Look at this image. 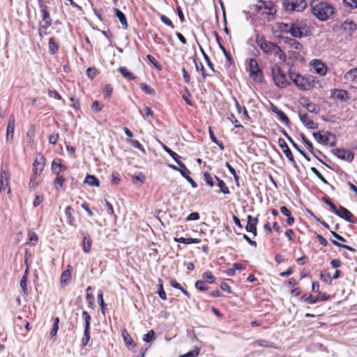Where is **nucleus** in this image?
<instances>
[{"label":"nucleus","mask_w":357,"mask_h":357,"mask_svg":"<svg viewBox=\"0 0 357 357\" xmlns=\"http://www.w3.org/2000/svg\"><path fill=\"white\" fill-rule=\"evenodd\" d=\"M118 71L122 75V76L126 79L130 81L134 80L136 76L133 73L130 72L128 69L125 66H121L118 68Z\"/></svg>","instance_id":"obj_33"},{"label":"nucleus","mask_w":357,"mask_h":357,"mask_svg":"<svg viewBox=\"0 0 357 357\" xmlns=\"http://www.w3.org/2000/svg\"><path fill=\"white\" fill-rule=\"evenodd\" d=\"M159 17L160 20L167 26H169L171 29H174V25L171 21V20L167 17L165 15L159 14Z\"/></svg>","instance_id":"obj_59"},{"label":"nucleus","mask_w":357,"mask_h":357,"mask_svg":"<svg viewBox=\"0 0 357 357\" xmlns=\"http://www.w3.org/2000/svg\"><path fill=\"white\" fill-rule=\"evenodd\" d=\"M139 87L145 93L149 95H155V91L149 85L146 83H141Z\"/></svg>","instance_id":"obj_45"},{"label":"nucleus","mask_w":357,"mask_h":357,"mask_svg":"<svg viewBox=\"0 0 357 357\" xmlns=\"http://www.w3.org/2000/svg\"><path fill=\"white\" fill-rule=\"evenodd\" d=\"M195 64L196 70L197 71H200L201 72V74H202V78H203V82H205L207 76H211V75H208L206 73V70L204 68V65H203V63L202 62L197 63L196 61V60H195Z\"/></svg>","instance_id":"obj_41"},{"label":"nucleus","mask_w":357,"mask_h":357,"mask_svg":"<svg viewBox=\"0 0 357 357\" xmlns=\"http://www.w3.org/2000/svg\"><path fill=\"white\" fill-rule=\"evenodd\" d=\"M200 349L199 347H195L193 350L188 351V353L181 355L178 357H197L199 354Z\"/></svg>","instance_id":"obj_54"},{"label":"nucleus","mask_w":357,"mask_h":357,"mask_svg":"<svg viewBox=\"0 0 357 357\" xmlns=\"http://www.w3.org/2000/svg\"><path fill=\"white\" fill-rule=\"evenodd\" d=\"M289 75L292 82L301 91L310 90L318 82L317 78L311 75H303L294 70H289Z\"/></svg>","instance_id":"obj_2"},{"label":"nucleus","mask_w":357,"mask_h":357,"mask_svg":"<svg viewBox=\"0 0 357 357\" xmlns=\"http://www.w3.org/2000/svg\"><path fill=\"white\" fill-rule=\"evenodd\" d=\"M84 183H87L90 186H100V181L98 178L96 177L94 175L88 174L84 179Z\"/></svg>","instance_id":"obj_38"},{"label":"nucleus","mask_w":357,"mask_h":357,"mask_svg":"<svg viewBox=\"0 0 357 357\" xmlns=\"http://www.w3.org/2000/svg\"><path fill=\"white\" fill-rule=\"evenodd\" d=\"M39 10L41 16V20L39 22L45 24H52V19L50 16L49 7L43 0L38 1Z\"/></svg>","instance_id":"obj_12"},{"label":"nucleus","mask_w":357,"mask_h":357,"mask_svg":"<svg viewBox=\"0 0 357 357\" xmlns=\"http://www.w3.org/2000/svg\"><path fill=\"white\" fill-rule=\"evenodd\" d=\"M227 119L234 126L235 128H243V126L239 123L233 113H229L227 114Z\"/></svg>","instance_id":"obj_51"},{"label":"nucleus","mask_w":357,"mask_h":357,"mask_svg":"<svg viewBox=\"0 0 357 357\" xmlns=\"http://www.w3.org/2000/svg\"><path fill=\"white\" fill-rule=\"evenodd\" d=\"M255 10L260 15L273 16L277 9L274 3L271 1H259L255 6Z\"/></svg>","instance_id":"obj_5"},{"label":"nucleus","mask_w":357,"mask_h":357,"mask_svg":"<svg viewBox=\"0 0 357 357\" xmlns=\"http://www.w3.org/2000/svg\"><path fill=\"white\" fill-rule=\"evenodd\" d=\"M344 6L350 9L357 8V0H343Z\"/></svg>","instance_id":"obj_62"},{"label":"nucleus","mask_w":357,"mask_h":357,"mask_svg":"<svg viewBox=\"0 0 357 357\" xmlns=\"http://www.w3.org/2000/svg\"><path fill=\"white\" fill-rule=\"evenodd\" d=\"M301 300L311 305L318 302V298H317L316 296H313L311 294H304L303 295H302L301 297Z\"/></svg>","instance_id":"obj_42"},{"label":"nucleus","mask_w":357,"mask_h":357,"mask_svg":"<svg viewBox=\"0 0 357 357\" xmlns=\"http://www.w3.org/2000/svg\"><path fill=\"white\" fill-rule=\"evenodd\" d=\"M90 340V329L84 328V335L82 338V346L85 347L88 344Z\"/></svg>","instance_id":"obj_56"},{"label":"nucleus","mask_w":357,"mask_h":357,"mask_svg":"<svg viewBox=\"0 0 357 357\" xmlns=\"http://www.w3.org/2000/svg\"><path fill=\"white\" fill-rule=\"evenodd\" d=\"M335 154L339 158L346 160L349 162H351L354 158V154L347 149H336L335 150Z\"/></svg>","instance_id":"obj_22"},{"label":"nucleus","mask_w":357,"mask_h":357,"mask_svg":"<svg viewBox=\"0 0 357 357\" xmlns=\"http://www.w3.org/2000/svg\"><path fill=\"white\" fill-rule=\"evenodd\" d=\"M65 215L67 218V222L69 225L76 227V220L73 215L74 213V209L71 206H67L65 208Z\"/></svg>","instance_id":"obj_26"},{"label":"nucleus","mask_w":357,"mask_h":357,"mask_svg":"<svg viewBox=\"0 0 357 357\" xmlns=\"http://www.w3.org/2000/svg\"><path fill=\"white\" fill-rule=\"evenodd\" d=\"M174 241L176 243H184V244L199 243L201 242L200 238H183V237H181V238L174 237Z\"/></svg>","instance_id":"obj_35"},{"label":"nucleus","mask_w":357,"mask_h":357,"mask_svg":"<svg viewBox=\"0 0 357 357\" xmlns=\"http://www.w3.org/2000/svg\"><path fill=\"white\" fill-rule=\"evenodd\" d=\"M60 158H55L51 165V170L54 175L62 174L67 169V167L62 164Z\"/></svg>","instance_id":"obj_21"},{"label":"nucleus","mask_w":357,"mask_h":357,"mask_svg":"<svg viewBox=\"0 0 357 357\" xmlns=\"http://www.w3.org/2000/svg\"><path fill=\"white\" fill-rule=\"evenodd\" d=\"M98 302L100 306L101 312L102 313L103 315H105L106 305H105L104 299H103V293L102 291H100L98 294Z\"/></svg>","instance_id":"obj_50"},{"label":"nucleus","mask_w":357,"mask_h":357,"mask_svg":"<svg viewBox=\"0 0 357 357\" xmlns=\"http://www.w3.org/2000/svg\"><path fill=\"white\" fill-rule=\"evenodd\" d=\"M284 42L288 45L290 48L289 54L296 59L301 56V52L303 50V45L296 39L284 37Z\"/></svg>","instance_id":"obj_7"},{"label":"nucleus","mask_w":357,"mask_h":357,"mask_svg":"<svg viewBox=\"0 0 357 357\" xmlns=\"http://www.w3.org/2000/svg\"><path fill=\"white\" fill-rule=\"evenodd\" d=\"M208 131H209L210 137H211L212 142L215 143L222 150H223L224 149L223 144L216 139L215 134L211 127H209Z\"/></svg>","instance_id":"obj_57"},{"label":"nucleus","mask_w":357,"mask_h":357,"mask_svg":"<svg viewBox=\"0 0 357 357\" xmlns=\"http://www.w3.org/2000/svg\"><path fill=\"white\" fill-rule=\"evenodd\" d=\"M59 317H56L54 319L53 326H52V330L50 331L51 336L54 337V336L56 335V333H57L58 330H59Z\"/></svg>","instance_id":"obj_58"},{"label":"nucleus","mask_w":357,"mask_h":357,"mask_svg":"<svg viewBox=\"0 0 357 357\" xmlns=\"http://www.w3.org/2000/svg\"><path fill=\"white\" fill-rule=\"evenodd\" d=\"M331 98L341 102H346L350 99V95L346 90L335 89L331 91Z\"/></svg>","instance_id":"obj_18"},{"label":"nucleus","mask_w":357,"mask_h":357,"mask_svg":"<svg viewBox=\"0 0 357 357\" xmlns=\"http://www.w3.org/2000/svg\"><path fill=\"white\" fill-rule=\"evenodd\" d=\"M291 26V23L287 24V23H280L278 28L280 30L281 32L290 33V29Z\"/></svg>","instance_id":"obj_60"},{"label":"nucleus","mask_w":357,"mask_h":357,"mask_svg":"<svg viewBox=\"0 0 357 357\" xmlns=\"http://www.w3.org/2000/svg\"><path fill=\"white\" fill-rule=\"evenodd\" d=\"M310 65L313 68L314 71L319 75L324 76L326 74L328 70L327 67L320 60L313 59L312 61H311Z\"/></svg>","instance_id":"obj_20"},{"label":"nucleus","mask_w":357,"mask_h":357,"mask_svg":"<svg viewBox=\"0 0 357 357\" xmlns=\"http://www.w3.org/2000/svg\"><path fill=\"white\" fill-rule=\"evenodd\" d=\"M271 110L273 112L278 115V117L281 122L287 126L290 125V120L284 112L279 109L276 106L273 105H271Z\"/></svg>","instance_id":"obj_25"},{"label":"nucleus","mask_w":357,"mask_h":357,"mask_svg":"<svg viewBox=\"0 0 357 357\" xmlns=\"http://www.w3.org/2000/svg\"><path fill=\"white\" fill-rule=\"evenodd\" d=\"M290 34L295 38H303L309 35L306 27L299 22L291 23Z\"/></svg>","instance_id":"obj_10"},{"label":"nucleus","mask_w":357,"mask_h":357,"mask_svg":"<svg viewBox=\"0 0 357 357\" xmlns=\"http://www.w3.org/2000/svg\"><path fill=\"white\" fill-rule=\"evenodd\" d=\"M259 223L258 215L257 217H252L250 215H248L247 224L245 226V230L248 232L252 233L254 236L257 235V225Z\"/></svg>","instance_id":"obj_14"},{"label":"nucleus","mask_w":357,"mask_h":357,"mask_svg":"<svg viewBox=\"0 0 357 357\" xmlns=\"http://www.w3.org/2000/svg\"><path fill=\"white\" fill-rule=\"evenodd\" d=\"M129 143L135 148L139 149V151H141L144 154L146 153V150L144 148V146L139 143V141L137 140H133V139H130L129 141Z\"/></svg>","instance_id":"obj_61"},{"label":"nucleus","mask_w":357,"mask_h":357,"mask_svg":"<svg viewBox=\"0 0 357 357\" xmlns=\"http://www.w3.org/2000/svg\"><path fill=\"white\" fill-rule=\"evenodd\" d=\"M86 299L88 303V307L91 309H95V303H94V296L92 293H87L86 296Z\"/></svg>","instance_id":"obj_55"},{"label":"nucleus","mask_w":357,"mask_h":357,"mask_svg":"<svg viewBox=\"0 0 357 357\" xmlns=\"http://www.w3.org/2000/svg\"><path fill=\"white\" fill-rule=\"evenodd\" d=\"M178 165L179 166L178 172L185 178V176H188L190 173L189 169L182 161L178 162Z\"/></svg>","instance_id":"obj_46"},{"label":"nucleus","mask_w":357,"mask_h":357,"mask_svg":"<svg viewBox=\"0 0 357 357\" xmlns=\"http://www.w3.org/2000/svg\"><path fill=\"white\" fill-rule=\"evenodd\" d=\"M10 185V174L6 165L3 163L0 167V193L9 189Z\"/></svg>","instance_id":"obj_9"},{"label":"nucleus","mask_w":357,"mask_h":357,"mask_svg":"<svg viewBox=\"0 0 357 357\" xmlns=\"http://www.w3.org/2000/svg\"><path fill=\"white\" fill-rule=\"evenodd\" d=\"M302 141L305 144L306 148L309 150L310 153H312L317 158L318 157L314 153V146L312 143L304 135H301Z\"/></svg>","instance_id":"obj_43"},{"label":"nucleus","mask_w":357,"mask_h":357,"mask_svg":"<svg viewBox=\"0 0 357 357\" xmlns=\"http://www.w3.org/2000/svg\"><path fill=\"white\" fill-rule=\"evenodd\" d=\"M214 178L217 181L218 186L220 189V192L224 195H229L230 190L228 186L227 185L226 183L217 176H215Z\"/></svg>","instance_id":"obj_29"},{"label":"nucleus","mask_w":357,"mask_h":357,"mask_svg":"<svg viewBox=\"0 0 357 357\" xmlns=\"http://www.w3.org/2000/svg\"><path fill=\"white\" fill-rule=\"evenodd\" d=\"M298 116L301 122L308 129H317L318 128V123L314 122L312 118L307 113H303L300 112Z\"/></svg>","instance_id":"obj_16"},{"label":"nucleus","mask_w":357,"mask_h":357,"mask_svg":"<svg viewBox=\"0 0 357 357\" xmlns=\"http://www.w3.org/2000/svg\"><path fill=\"white\" fill-rule=\"evenodd\" d=\"M46 159L45 156L40 153H37L33 162V174L35 176H40L45 168Z\"/></svg>","instance_id":"obj_8"},{"label":"nucleus","mask_w":357,"mask_h":357,"mask_svg":"<svg viewBox=\"0 0 357 357\" xmlns=\"http://www.w3.org/2000/svg\"><path fill=\"white\" fill-rule=\"evenodd\" d=\"M113 93V86L110 84H107L102 90V94L105 98H109Z\"/></svg>","instance_id":"obj_53"},{"label":"nucleus","mask_w":357,"mask_h":357,"mask_svg":"<svg viewBox=\"0 0 357 357\" xmlns=\"http://www.w3.org/2000/svg\"><path fill=\"white\" fill-rule=\"evenodd\" d=\"M92 241L88 234H84L82 241V249L85 253H89L91 249Z\"/></svg>","instance_id":"obj_30"},{"label":"nucleus","mask_w":357,"mask_h":357,"mask_svg":"<svg viewBox=\"0 0 357 357\" xmlns=\"http://www.w3.org/2000/svg\"><path fill=\"white\" fill-rule=\"evenodd\" d=\"M333 212L338 215L339 217L344 219L349 222L354 223V220H353V214L345 207L342 206H340L338 208L335 206V209L333 211Z\"/></svg>","instance_id":"obj_13"},{"label":"nucleus","mask_w":357,"mask_h":357,"mask_svg":"<svg viewBox=\"0 0 357 357\" xmlns=\"http://www.w3.org/2000/svg\"><path fill=\"white\" fill-rule=\"evenodd\" d=\"M252 344L254 346H258V347H265V348H271V349L277 348L275 346V344L273 342L266 340H262V339L255 340L252 343Z\"/></svg>","instance_id":"obj_32"},{"label":"nucleus","mask_w":357,"mask_h":357,"mask_svg":"<svg viewBox=\"0 0 357 357\" xmlns=\"http://www.w3.org/2000/svg\"><path fill=\"white\" fill-rule=\"evenodd\" d=\"M169 282L172 287L181 290L188 298H190V294L183 289L181 284H179L175 279H171Z\"/></svg>","instance_id":"obj_40"},{"label":"nucleus","mask_w":357,"mask_h":357,"mask_svg":"<svg viewBox=\"0 0 357 357\" xmlns=\"http://www.w3.org/2000/svg\"><path fill=\"white\" fill-rule=\"evenodd\" d=\"M52 24H45L43 22L38 23V36L40 39L48 34L47 29L52 26Z\"/></svg>","instance_id":"obj_34"},{"label":"nucleus","mask_w":357,"mask_h":357,"mask_svg":"<svg viewBox=\"0 0 357 357\" xmlns=\"http://www.w3.org/2000/svg\"><path fill=\"white\" fill-rule=\"evenodd\" d=\"M66 182V178L62 174L55 175V178L53 181V186L56 191H63L64 190V183Z\"/></svg>","instance_id":"obj_27"},{"label":"nucleus","mask_w":357,"mask_h":357,"mask_svg":"<svg viewBox=\"0 0 357 357\" xmlns=\"http://www.w3.org/2000/svg\"><path fill=\"white\" fill-rule=\"evenodd\" d=\"M280 211L287 217V225L289 226L293 225L295 222V219L292 215L291 211L284 206L280 207Z\"/></svg>","instance_id":"obj_28"},{"label":"nucleus","mask_w":357,"mask_h":357,"mask_svg":"<svg viewBox=\"0 0 357 357\" xmlns=\"http://www.w3.org/2000/svg\"><path fill=\"white\" fill-rule=\"evenodd\" d=\"M344 78L349 82L357 84V68H353L348 71L345 74Z\"/></svg>","instance_id":"obj_37"},{"label":"nucleus","mask_w":357,"mask_h":357,"mask_svg":"<svg viewBox=\"0 0 357 357\" xmlns=\"http://www.w3.org/2000/svg\"><path fill=\"white\" fill-rule=\"evenodd\" d=\"M49 53L52 55L55 54L59 51V45L54 38L52 37L49 39L48 43Z\"/></svg>","instance_id":"obj_36"},{"label":"nucleus","mask_w":357,"mask_h":357,"mask_svg":"<svg viewBox=\"0 0 357 357\" xmlns=\"http://www.w3.org/2000/svg\"><path fill=\"white\" fill-rule=\"evenodd\" d=\"M143 340L146 342H150L155 339V332L153 330L149 331L146 334L144 335Z\"/></svg>","instance_id":"obj_64"},{"label":"nucleus","mask_w":357,"mask_h":357,"mask_svg":"<svg viewBox=\"0 0 357 357\" xmlns=\"http://www.w3.org/2000/svg\"><path fill=\"white\" fill-rule=\"evenodd\" d=\"M195 287L197 290L201 291H206L208 289L206 282L202 280H197L195 284Z\"/></svg>","instance_id":"obj_52"},{"label":"nucleus","mask_w":357,"mask_h":357,"mask_svg":"<svg viewBox=\"0 0 357 357\" xmlns=\"http://www.w3.org/2000/svg\"><path fill=\"white\" fill-rule=\"evenodd\" d=\"M278 143H279V146H280V148L282 149L284 154L285 155V156L288 158V160L294 165H296V162L294 158V155L290 150V149L289 148L287 144L286 143V142L280 138L278 140Z\"/></svg>","instance_id":"obj_19"},{"label":"nucleus","mask_w":357,"mask_h":357,"mask_svg":"<svg viewBox=\"0 0 357 357\" xmlns=\"http://www.w3.org/2000/svg\"><path fill=\"white\" fill-rule=\"evenodd\" d=\"M115 13H116V16L119 18L123 28L125 29H128V24L127 22V19H126L125 15L123 14V13H122L118 8H115Z\"/></svg>","instance_id":"obj_39"},{"label":"nucleus","mask_w":357,"mask_h":357,"mask_svg":"<svg viewBox=\"0 0 357 357\" xmlns=\"http://www.w3.org/2000/svg\"><path fill=\"white\" fill-rule=\"evenodd\" d=\"M248 71L251 79L255 83L261 84L264 81L262 70L259 68L257 61L255 59H250Z\"/></svg>","instance_id":"obj_4"},{"label":"nucleus","mask_w":357,"mask_h":357,"mask_svg":"<svg viewBox=\"0 0 357 357\" xmlns=\"http://www.w3.org/2000/svg\"><path fill=\"white\" fill-rule=\"evenodd\" d=\"M342 27L344 31H348L349 34H351L357 29V25L351 20L347 19L342 24Z\"/></svg>","instance_id":"obj_31"},{"label":"nucleus","mask_w":357,"mask_h":357,"mask_svg":"<svg viewBox=\"0 0 357 357\" xmlns=\"http://www.w3.org/2000/svg\"><path fill=\"white\" fill-rule=\"evenodd\" d=\"M273 78L275 84L280 88H286L289 85L285 73L280 67H275L272 69Z\"/></svg>","instance_id":"obj_6"},{"label":"nucleus","mask_w":357,"mask_h":357,"mask_svg":"<svg viewBox=\"0 0 357 357\" xmlns=\"http://www.w3.org/2000/svg\"><path fill=\"white\" fill-rule=\"evenodd\" d=\"M319 278L323 282L326 283L331 284L332 282V277L331 276L329 273L321 272L320 273Z\"/></svg>","instance_id":"obj_63"},{"label":"nucleus","mask_w":357,"mask_h":357,"mask_svg":"<svg viewBox=\"0 0 357 357\" xmlns=\"http://www.w3.org/2000/svg\"><path fill=\"white\" fill-rule=\"evenodd\" d=\"M255 41L257 46L264 54L268 56H278L281 61H285L286 54L276 44L267 40L264 35L257 33Z\"/></svg>","instance_id":"obj_1"},{"label":"nucleus","mask_w":357,"mask_h":357,"mask_svg":"<svg viewBox=\"0 0 357 357\" xmlns=\"http://www.w3.org/2000/svg\"><path fill=\"white\" fill-rule=\"evenodd\" d=\"M121 335L123 337L124 343L128 349L130 350L137 347L136 343L134 342L128 331L126 328L121 330Z\"/></svg>","instance_id":"obj_23"},{"label":"nucleus","mask_w":357,"mask_h":357,"mask_svg":"<svg viewBox=\"0 0 357 357\" xmlns=\"http://www.w3.org/2000/svg\"><path fill=\"white\" fill-rule=\"evenodd\" d=\"M283 6L288 10L301 11L306 8L307 2L305 0H287Z\"/></svg>","instance_id":"obj_11"},{"label":"nucleus","mask_w":357,"mask_h":357,"mask_svg":"<svg viewBox=\"0 0 357 357\" xmlns=\"http://www.w3.org/2000/svg\"><path fill=\"white\" fill-rule=\"evenodd\" d=\"M15 127V119L13 114H10L8 119V122L6 128V140L7 142H11L13 139Z\"/></svg>","instance_id":"obj_17"},{"label":"nucleus","mask_w":357,"mask_h":357,"mask_svg":"<svg viewBox=\"0 0 357 357\" xmlns=\"http://www.w3.org/2000/svg\"><path fill=\"white\" fill-rule=\"evenodd\" d=\"M310 6L313 15L321 21H326L335 13V8L327 2L313 0Z\"/></svg>","instance_id":"obj_3"},{"label":"nucleus","mask_w":357,"mask_h":357,"mask_svg":"<svg viewBox=\"0 0 357 357\" xmlns=\"http://www.w3.org/2000/svg\"><path fill=\"white\" fill-rule=\"evenodd\" d=\"M158 294L159 296V297L163 300V301H166L167 300V295H166V293L164 290V288H163V283H162V280L160 278L158 279Z\"/></svg>","instance_id":"obj_44"},{"label":"nucleus","mask_w":357,"mask_h":357,"mask_svg":"<svg viewBox=\"0 0 357 357\" xmlns=\"http://www.w3.org/2000/svg\"><path fill=\"white\" fill-rule=\"evenodd\" d=\"M204 180L206 183L210 187L213 188L214 186L213 177L208 172H205L203 174Z\"/></svg>","instance_id":"obj_48"},{"label":"nucleus","mask_w":357,"mask_h":357,"mask_svg":"<svg viewBox=\"0 0 357 357\" xmlns=\"http://www.w3.org/2000/svg\"><path fill=\"white\" fill-rule=\"evenodd\" d=\"M73 267L70 264L67 265L66 269L63 271L60 277V286L63 288L68 285L72 279Z\"/></svg>","instance_id":"obj_15"},{"label":"nucleus","mask_w":357,"mask_h":357,"mask_svg":"<svg viewBox=\"0 0 357 357\" xmlns=\"http://www.w3.org/2000/svg\"><path fill=\"white\" fill-rule=\"evenodd\" d=\"M82 317L84 321V328L90 329L91 321V315L86 311H83L82 313Z\"/></svg>","instance_id":"obj_49"},{"label":"nucleus","mask_w":357,"mask_h":357,"mask_svg":"<svg viewBox=\"0 0 357 357\" xmlns=\"http://www.w3.org/2000/svg\"><path fill=\"white\" fill-rule=\"evenodd\" d=\"M202 278L205 280V282L211 283V284L214 283L215 282V276L209 271L204 272L202 274Z\"/></svg>","instance_id":"obj_47"},{"label":"nucleus","mask_w":357,"mask_h":357,"mask_svg":"<svg viewBox=\"0 0 357 357\" xmlns=\"http://www.w3.org/2000/svg\"><path fill=\"white\" fill-rule=\"evenodd\" d=\"M331 136V134L330 132H327L326 135H322L320 132H313V137L319 143L325 145L330 144L331 146H333L334 143L330 142Z\"/></svg>","instance_id":"obj_24"}]
</instances>
